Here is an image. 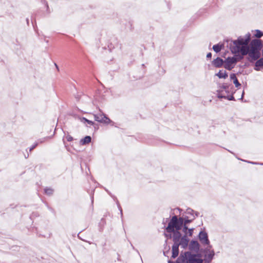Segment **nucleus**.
Masks as SVG:
<instances>
[{"label": "nucleus", "instance_id": "nucleus-1", "mask_svg": "<svg viewBox=\"0 0 263 263\" xmlns=\"http://www.w3.org/2000/svg\"><path fill=\"white\" fill-rule=\"evenodd\" d=\"M251 35L248 33L244 37L239 36L236 40L233 41L234 46L231 48L232 52L234 53H240L239 59L243 58V56L248 54V60L252 62L258 60L260 57V51L262 47V43L259 40H253L250 46Z\"/></svg>", "mask_w": 263, "mask_h": 263}, {"label": "nucleus", "instance_id": "nucleus-2", "mask_svg": "<svg viewBox=\"0 0 263 263\" xmlns=\"http://www.w3.org/2000/svg\"><path fill=\"white\" fill-rule=\"evenodd\" d=\"M182 263H203V260L198 258L196 254L185 252L182 255Z\"/></svg>", "mask_w": 263, "mask_h": 263}, {"label": "nucleus", "instance_id": "nucleus-3", "mask_svg": "<svg viewBox=\"0 0 263 263\" xmlns=\"http://www.w3.org/2000/svg\"><path fill=\"white\" fill-rule=\"evenodd\" d=\"M182 227L180 225L178 222V218L177 216L172 217L170 221L169 222L166 230L168 233H171L175 230L179 231L181 229Z\"/></svg>", "mask_w": 263, "mask_h": 263}, {"label": "nucleus", "instance_id": "nucleus-4", "mask_svg": "<svg viewBox=\"0 0 263 263\" xmlns=\"http://www.w3.org/2000/svg\"><path fill=\"white\" fill-rule=\"evenodd\" d=\"M238 59L240 60L239 57L237 58L235 57L228 58L224 61V67L227 70H231L234 68Z\"/></svg>", "mask_w": 263, "mask_h": 263}, {"label": "nucleus", "instance_id": "nucleus-5", "mask_svg": "<svg viewBox=\"0 0 263 263\" xmlns=\"http://www.w3.org/2000/svg\"><path fill=\"white\" fill-rule=\"evenodd\" d=\"M95 120L98 122L100 123H103L104 124H108L109 123H112V125H114V122L110 120L105 114H95L94 115Z\"/></svg>", "mask_w": 263, "mask_h": 263}, {"label": "nucleus", "instance_id": "nucleus-6", "mask_svg": "<svg viewBox=\"0 0 263 263\" xmlns=\"http://www.w3.org/2000/svg\"><path fill=\"white\" fill-rule=\"evenodd\" d=\"M199 239L201 243H202L203 245H209L210 243L208 234L205 232L201 231L199 233Z\"/></svg>", "mask_w": 263, "mask_h": 263}, {"label": "nucleus", "instance_id": "nucleus-7", "mask_svg": "<svg viewBox=\"0 0 263 263\" xmlns=\"http://www.w3.org/2000/svg\"><path fill=\"white\" fill-rule=\"evenodd\" d=\"M189 239L187 238L186 235H184L178 242V245L183 249H186L189 245Z\"/></svg>", "mask_w": 263, "mask_h": 263}, {"label": "nucleus", "instance_id": "nucleus-8", "mask_svg": "<svg viewBox=\"0 0 263 263\" xmlns=\"http://www.w3.org/2000/svg\"><path fill=\"white\" fill-rule=\"evenodd\" d=\"M189 248L191 251L197 252L199 249V245L197 241L192 240L189 245Z\"/></svg>", "mask_w": 263, "mask_h": 263}, {"label": "nucleus", "instance_id": "nucleus-9", "mask_svg": "<svg viewBox=\"0 0 263 263\" xmlns=\"http://www.w3.org/2000/svg\"><path fill=\"white\" fill-rule=\"evenodd\" d=\"M171 233H173V240L174 243H178L182 237L181 233L179 231L177 230H175Z\"/></svg>", "mask_w": 263, "mask_h": 263}, {"label": "nucleus", "instance_id": "nucleus-10", "mask_svg": "<svg viewBox=\"0 0 263 263\" xmlns=\"http://www.w3.org/2000/svg\"><path fill=\"white\" fill-rule=\"evenodd\" d=\"M214 251H209V252H207L204 253V260L205 262L209 263L211 262L214 256Z\"/></svg>", "mask_w": 263, "mask_h": 263}, {"label": "nucleus", "instance_id": "nucleus-11", "mask_svg": "<svg viewBox=\"0 0 263 263\" xmlns=\"http://www.w3.org/2000/svg\"><path fill=\"white\" fill-rule=\"evenodd\" d=\"M179 246L177 243H174L172 246V258H175L178 256L179 254Z\"/></svg>", "mask_w": 263, "mask_h": 263}, {"label": "nucleus", "instance_id": "nucleus-12", "mask_svg": "<svg viewBox=\"0 0 263 263\" xmlns=\"http://www.w3.org/2000/svg\"><path fill=\"white\" fill-rule=\"evenodd\" d=\"M213 65L217 68L221 67L224 64V61L220 58H217L212 62Z\"/></svg>", "mask_w": 263, "mask_h": 263}, {"label": "nucleus", "instance_id": "nucleus-13", "mask_svg": "<svg viewBox=\"0 0 263 263\" xmlns=\"http://www.w3.org/2000/svg\"><path fill=\"white\" fill-rule=\"evenodd\" d=\"M230 79L233 81V83L234 84L236 87L238 88L240 86L241 84L238 82L235 73L231 74Z\"/></svg>", "mask_w": 263, "mask_h": 263}, {"label": "nucleus", "instance_id": "nucleus-14", "mask_svg": "<svg viewBox=\"0 0 263 263\" xmlns=\"http://www.w3.org/2000/svg\"><path fill=\"white\" fill-rule=\"evenodd\" d=\"M255 65V67L254 68V69L256 71H259L260 70L259 67L263 66V58L257 60Z\"/></svg>", "mask_w": 263, "mask_h": 263}, {"label": "nucleus", "instance_id": "nucleus-15", "mask_svg": "<svg viewBox=\"0 0 263 263\" xmlns=\"http://www.w3.org/2000/svg\"><path fill=\"white\" fill-rule=\"evenodd\" d=\"M91 138L89 136L85 137L83 139L80 140V143L82 145H85L91 142Z\"/></svg>", "mask_w": 263, "mask_h": 263}, {"label": "nucleus", "instance_id": "nucleus-16", "mask_svg": "<svg viewBox=\"0 0 263 263\" xmlns=\"http://www.w3.org/2000/svg\"><path fill=\"white\" fill-rule=\"evenodd\" d=\"M216 76H217L220 79H226L228 76V73L226 71H222V70H220L218 73L216 74Z\"/></svg>", "mask_w": 263, "mask_h": 263}, {"label": "nucleus", "instance_id": "nucleus-17", "mask_svg": "<svg viewBox=\"0 0 263 263\" xmlns=\"http://www.w3.org/2000/svg\"><path fill=\"white\" fill-rule=\"evenodd\" d=\"M222 48V45L219 44H216L213 46V49L215 52L218 53L220 51Z\"/></svg>", "mask_w": 263, "mask_h": 263}, {"label": "nucleus", "instance_id": "nucleus-18", "mask_svg": "<svg viewBox=\"0 0 263 263\" xmlns=\"http://www.w3.org/2000/svg\"><path fill=\"white\" fill-rule=\"evenodd\" d=\"M223 90H218L217 97L219 98H226V96L223 93Z\"/></svg>", "mask_w": 263, "mask_h": 263}, {"label": "nucleus", "instance_id": "nucleus-19", "mask_svg": "<svg viewBox=\"0 0 263 263\" xmlns=\"http://www.w3.org/2000/svg\"><path fill=\"white\" fill-rule=\"evenodd\" d=\"M81 120L82 122H83L84 123L87 122L90 125H95V123L93 122H92V121L89 120L85 118H82Z\"/></svg>", "mask_w": 263, "mask_h": 263}, {"label": "nucleus", "instance_id": "nucleus-20", "mask_svg": "<svg viewBox=\"0 0 263 263\" xmlns=\"http://www.w3.org/2000/svg\"><path fill=\"white\" fill-rule=\"evenodd\" d=\"M255 36L257 38H260L263 36V32L259 30H256Z\"/></svg>", "mask_w": 263, "mask_h": 263}, {"label": "nucleus", "instance_id": "nucleus-21", "mask_svg": "<svg viewBox=\"0 0 263 263\" xmlns=\"http://www.w3.org/2000/svg\"><path fill=\"white\" fill-rule=\"evenodd\" d=\"M44 192L47 195H51L53 194V190L51 188H46L44 189Z\"/></svg>", "mask_w": 263, "mask_h": 263}, {"label": "nucleus", "instance_id": "nucleus-22", "mask_svg": "<svg viewBox=\"0 0 263 263\" xmlns=\"http://www.w3.org/2000/svg\"><path fill=\"white\" fill-rule=\"evenodd\" d=\"M64 138L66 139L67 141L70 142L73 140V138L68 133L67 134L64 133Z\"/></svg>", "mask_w": 263, "mask_h": 263}, {"label": "nucleus", "instance_id": "nucleus-23", "mask_svg": "<svg viewBox=\"0 0 263 263\" xmlns=\"http://www.w3.org/2000/svg\"><path fill=\"white\" fill-rule=\"evenodd\" d=\"M49 139V137H44L43 138L39 139L36 143H38V144L39 143H42L45 142V141Z\"/></svg>", "mask_w": 263, "mask_h": 263}, {"label": "nucleus", "instance_id": "nucleus-24", "mask_svg": "<svg viewBox=\"0 0 263 263\" xmlns=\"http://www.w3.org/2000/svg\"><path fill=\"white\" fill-rule=\"evenodd\" d=\"M178 222L182 227L184 224V218L183 217H180L178 218Z\"/></svg>", "mask_w": 263, "mask_h": 263}, {"label": "nucleus", "instance_id": "nucleus-25", "mask_svg": "<svg viewBox=\"0 0 263 263\" xmlns=\"http://www.w3.org/2000/svg\"><path fill=\"white\" fill-rule=\"evenodd\" d=\"M182 227H183L182 231L185 233L184 235H186L189 229H188L187 227L186 226V225H185V224L183 225Z\"/></svg>", "mask_w": 263, "mask_h": 263}, {"label": "nucleus", "instance_id": "nucleus-26", "mask_svg": "<svg viewBox=\"0 0 263 263\" xmlns=\"http://www.w3.org/2000/svg\"><path fill=\"white\" fill-rule=\"evenodd\" d=\"M228 88L229 86L226 84H223L221 86V88H222L225 91L226 93H227V89H228Z\"/></svg>", "mask_w": 263, "mask_h": 263}, {"label": "nucleus", "instance_id": "nucleus-27", "mask_svg": "<svg viewBox=\"0 0 263 263\" xmlns=\"http://www.w3.org/2000/svg\"><path fill=\"white\" fill-rule=\"evenodd\" d=\"M208 247L204 249V253H206L207 252H209V251H213L211 250L212 246L210 245V243L209 245H207Z\"/></svg>", "mask_w": 263, "mask_h": 263}, {"label": "nucleus", "instance_id": "nucleus-28", "mask_svg": "<svg viewBox=\"0 0 263 263\" xmlns=\"http://www.w3.org/2000/svg\"><path fill=\"white\" fill-rule=\"evenodd\" d=\"M193 231H194V228L189 229L187 232V234H189V235L190 236H191L193 234Z\"/></svg>", "mask_w": 263, "mask_h": 263}, {"label": "nucleus", "instance_id": "nucleus-29", "mask_svg": "<svg viewBox=\"0 0 263 263\" xmlns=\"http://www.w3.org/2000/svg\"><path fill=\"white\" fill-rule=\"evenodd\" d=\"M194 211L192 209H188L186 210V213L187 214L193 215H194Z\"/></svg>", "mask_w": 263, "mask_h": 263}, {"label": "nucleus", "instance_id": "nucleus-30", "mask_svg": "<svg viewBox=\"0 0 263 263\" xmlns=\"http://www.w3.org/2000/svg\"><path fill=\"white\" fill-rule=\"evenodd\" d=\"M193 219H189L187 218H184V224L186 225L187 223L191 222L193 221Z\"/></svg>", "mask_w": 263, "mask_h": 263}, {"label": "nucleus", "instance_id": "nucleus-31", "mask_svg": "<svg viewBox=\"0 0 263 263\" xmlns=\"http://www.w3.org/2000/svg\"><path fill=\"white\" fill-rule=\"evenodd\" d=\"M38 145V143H35L33 145H32L29 149V151L31 152L32 151L37 145Z\"/></svg>", "mask_w": 263, "mask_h": 263}, {"label": "nucleus", "instance_id": "nucleus-32", "mask_svg": "<svg viewBox=\"0 0 263 263\" xmlns=\"http://www.w3.org/2000/svg\"><path fill=\"white\" fill-rule=\"evenodd\" d=\"M227 99L229 100H234V97L233 96H226V98Z\"/></svg>", "mask_w": 263, "mask_h": 263}, {"label": "nucleus", "instance_id": "nucleus-33", "mask_svg": "<svg viewBox=\"0 0 263 263\" xmlns=\"http://www.w3.org/2000/svg\"><path fill=\"white\" fill-rule=\"evenodd\" d=\"M211 57H212V53L211 52L208 53L206 55V58H211Z\"/></svg>", "mask_w": 263, "mask_h": 263}, {"label": "nucleus", "instance_id": "nucleus-34", "mask_svg": "<svg viewBox=\"0 0 263 263\" xmlns=\"http://www.w3.org/2000/svg\"><path fill=\"white\" fill-rule=\"evenodd\" d=\"M195 216H194V215H193V219H194V218H195V217H198V216L199 213H198V212H195Z\"/></svg>", "mask_w": 263, "mask_h": 263}, {"label": "nucleus", "instance_id": "nucleus-35", "mask_svg": "<svg viewBox=\"0 0 263 263\" xmlns=\"http://www.w3.org/2000/svg\"><path fill=\"white\" fill-rule=\"evenodd\" d=\"M118 207L120 211V213H121V216H122L123 214H122V210L121 209V207L120 206V205H118Z\"/></svg>", "mask_w": 263, "mask_h": 263}, {"label": "nucleus", "instance_id": "nucleus-36", "mask_svg": "<svg viewBox=\"0 0 263 263\" xmlns=\"http://www.w3.org/2000/svg\"><path fill=\"white\" fill-rule=\"evenodd\" d=\"M243 94H244V92H242V96H241V99H242L243 97Z\"/></svg>", "mask_w": 263, "mask_h": 263}, {"label": "nucleus", "instance_id": "nucleus-37", "mask_svg": "<svg viewBox=\"0 0 263 263\" xmlns=\"http://www.w3.org/2000/svg\"><path fill=\"white\" fill-rule=\"evenodd\" d=\"M26 21H27V24H28V21H29L28 19V18H27Z\"/></svg>", "mask_w": 263, "mask_h": 263}, {"label": "nucleus", "instance_id": "nucleus-38", "mask_svg": "<svg viewBox=\"0 0 263 263\" xmlns=\"http://www.w3.org/2000/svg\"><path fill=\"white\" fill-rule=\"evenodd\" d=\"M249 163H250V162H249ZM251 163H253V164H254L255 163H254V162H251Z\"/></svg>", "mask_w": 263, "mask_h": 263}]
</instances>
